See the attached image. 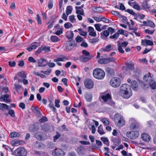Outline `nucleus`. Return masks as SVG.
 Masks as SVG:
<instances>
[{
	"label": "nucleus",
	"mask_w": 156,
	"mask_h": 156,
	"mask_svg": "<svg viewBox=\"0 0 156 156\" xmlns=\"http://www.w3.org/2000/svg\"><path fill=\"white\" fill-rule=\"evenodd\" d=\"M120 93L122 97L126 99L129 98L132 94L130 87L126 84H123L121 86Z\"/></svg>",
	"instance_id": "obj_1"
},
{
	"label": "nucleus",
	"mask_w": 156,
	"mask_h": 156,
	"mask_svg": "<svg viewBox=\"0 0 156 156\" xmlns=\"http://www.w3.org/2000/svg\"><path fill=\"white\" fill-rule=\"evenodd\" d=\"M93 74L95 78L99 80L103 79L105 76L104 71L99 68L94 69L93 70Z\"/></svg>",
	"instance_id": "obj_2"
},
{
	"label": "nucleus",
	"mask_w": 156,
	"mask_h": 156,
	"mask_svg": "<svg viewBox=\"0 0 156 156\" xmlns=\"http://www.w3.org/2000/svg\"><path fill=\"white\" fill-rule=\"evenodd\" d=\"M104 101L107 104L112 106H115V103L112 100V98L109 93L104 94L101 97Z\"/></svg>",
	"instance_id": "obj_3"
},
{
	"label": "nucleus",
	"mask_w": 156,
	"mask_h": 156,
	"mask_svg": "<svg viewBox=\"0 0 156 156\" xmlns=\"http://www.w3.org/2000/svg\"><path fill=\"white\" fill-rule=\"evenodd\" d=\"M114 119L115 122H117V125L119 127L123 126L125 124V121L124 120L122 116L118 114H116L114 116Z\"/></svg>",
	"instance_id": "obj_4"
},
{
	"label": "nucleus",
	"mask_w": 156,
	"mask_h": 156,
	"mask_svg": "<svg viewBox=\"0 0 156 156\" xmlns=\"http://www.w3.org/2000/svg\"><path fill=\"white\" fill-rule=\"evenodd\" d=\"M110 85L114 87H118L121 84V80L120 78L117 77H113L110 80Z\"/></svg>",
	"instance_id": "obj_5"
},
{
	"label": "nucleus",
	"mask_w": 156,
	"mask_h": 156,
	"mask_svg": "<svg viewBox=\"0 0 156 156\" xmlns=\"http://www.w3.org/2000/svg\"><path fill=\"white\" fill-rule=\"evenodd\" d=\"M14 153L17 156H26L27 152L24 148L20 147L14 151Z\"/></svg>",
	"instance_id": "obj_6"
},
{
	"label": "nucleus",
	"mask_w": 156,
	"mask_h": 156,
	"mask_svg": "<svg viewBox=\"0 0 156 156\" xmlns=\"http://www.w3.org/2000/svg\"><path fill=\"white\" fill-rule=\"evenodd\" d=\"M115 32V30L111 27H109L106 30L103 31L101 33V37L104 38L105 37H107L109 35V33L112 34Z\"/></svg>",
	"instance_id": "obj_7"
},
{
	"label": "nucleus",
	"mask_w": 156,
	"mask_h": 156,
	"mask_svg": "<svg viewBox=\"0 0 156 156\" xmlns=\"http://www.w3.org/2000/svg\"><path fill=\"white\" fill-rule=\"evenodd\" d=\"M127 136L131 139H135L137 138L139 135L138 131L127 132L126 133Z\"/></svg>",
	"instance_id": "obj_8"
},
{
	"label": "nucleus",
	"mask_w": 156,
	"mask_h": 156,
	"mask_svg": "<svg viewBox=\"0 0 156 156\" xmlns=\"http://www.w3.org/2000/svg\"><path fill=\"white\" fill-rule=\"evenodd\" d=\"M75 44V43L74 41L72 40L67 41L66 43V51H68L72 50L74 48Z\"/></svg>",
	"instance_id": "obj_9"
},
{
	"label": "nucleus",
	"mask_w": 156,
	"mask_h": 156,
	"mask_svg": "<svg viewBox=\"0 0 156 156\" xmlns=\"http://www.w3.org/2000/svg\"><path fill=\"white\" fill-rule=\"evenodd\" d=\"M131 123L130 128L131 130H134L138 129L139 127V125L138 123L133 119L131 118L129 120Z\"/></svg>",
	"instance_id": "obj_10"
},
{
	"label": "nucleus",
	"mask_w": 156,
	"mask_h": 156,
	"mask_svg": "<svg viewBox=\"0 0 156 156\" xmlns=\"http://www.w3.org/2000/svg\"><path fill=\"white\" fill-rule=\"evenodd\" d=\"M84 83L85 87L89 89L92 88L94 85V83L93 81L89 79H88L85 80Z\"/></svg>",
	"instance_id": "obj_11"
},
{
	"label": "nucleus",
	"mask_w": 156,
	"mask_h": 156,
	"mask_svg": "<svg viewBox=\"0 0 156 156\" xmlns=\"http://www.w3.org/2000/svg\"><path fill=\"white\" fill-rule=\"evenodd\" d=\"M52 154L55 156H64L65 153L62 150L59 148H56L53 151Z\"/></svg>",
	"instance_id": "obj_12"
},
{
	"label": "nucleus",
	"mask_w": 156,
	"mask_h": 156,
	"mask_svg": "<svg viewBox=\"0 0 156 156\" xmlns=\"http://www.w3.org/2000/svg\"><path fill=\"white\" fill-rule=\"evenodd\" d=\"M141 44L142 45H144L146 46H147L148 45L150 46H153L154 45L152 41L146 39L142 40L141 42Z\"/></svg>",
	"instance_id": "obj_13"
},
{
	"label": "nucleus",
	"mask_w": 156,
	"mask_h": 156,
	"mask_svg": "<svg viewBox=\"0 0 156 156\" xmlns=\"http://www.w3.org/2000/svg\"><path fill=\"white\" fill-rule=\"evenodd\" d=\"M39 64L38 66L40 67H44L47 65V61L45 59L41 58L37 61Z\"/></svg>",
	"instance_id": "obj_14"
},
{
	"label": "nucleus",
	"mask_w": 156,
	"mask_h": 156,
	"mask_svg": "<svg viewBox=\"0 0 156 156\" xmlns=\"http://www.w3.org/2000/svg\"><path fill=\"white\" fill-rule=\"evenodd\" d=\"M39 44L38 43L36 42L32 43L30 45V47L27 48V50L29 51H31L33 50L36 49L39 46Z\"/></svg>",
	"instance_id": "obj_15"
},
{
	"label": "nucleus",
	"mask_w": 156,
	"mask_h": 156,
	"mask_svg": "<svg viewBox=\"0 0 156 156\" xmlns=\"http://www.w3.org/2000/svg\"><path fill=\"white\" fill-rule=\"evenodd\" d=\"M93 57V56L87 57L82 55L80 57L79 59L80 61L85 62L90 60Z\"/></svg>",
	"instance_id": "obj_16"
},
{
	"label": "nucleus",
	"mask_w": 156,
	"mask_h": 156,
	"mask_svg": "<svg viewBox=\"0 0 156 156\" xmlns=\"http://www.w3.org/2000/svg\"><path fill=\"white\" fill-rule=\"evenodd\" d=\"M142 140L146 142H149L150 140V136L147 133H142L141 135Z\"/></svg>",
	"instance_id": "obj_17"
},
{
	"label": "nucleus",
	"mask_w": 156,
	"mask_h": 156,
	"mask_svg": "<svg viewBox=\"0 0 156 156\" xmlns=\"http://www.w3.org/2000/svg\"><path fill=\"white\" fill-rule=\"evenodd\" d=\"M69 58L68 57H66L64 55H62L61 57L55 59L54 60L55 62H57L58 61H63L65 62L66 60H68Z\"/></svg>",
	"instance_id": "obj_18"
},
{
	"label": "nucleus",
	"mask_w": 156,
	"mask_h": 156,
	"mask_svg": "<svg viewBox=\"0 0 156 156\" xmlns=\"http://www.w3.org/2000/svg\"><path fill=\"white\" fill-rule=\"evenodd\" d=\"M76 151L79 154L82 155L85 153V149L83 146H80L77 148Z\"/></svg>",
	"instance_id": "obj_19"
},
{
	"label": "nucleus",
	"mask_w": 156,
	"mask_h": 156,
	"mask_svg": "<svg viewBox=\"0 0 156 156\" xmlns=\"http://www.w3.org/2000/svg\"><path fill=\"white\" fill-rule=\"evenodd\" d=\"M88 31L89 32V35L91 36L95 37L96 36V33L94 29L91 27H88Z\"/></svg>",
	"instance_id": "obj_20"
},
{
	"label": "nucleus",
	"mask_w": 156,
	"mask_h": 156,
	"mask_svg": "<svg viewBox=\"0 0 156 156\" xmlns=\"http://www.w3.org/2000/svg\"><path fill=\"white\" fill-rule=\"evenodd\" d=\"M137 84V82L136 80H133L131 82V86L133 90L136 91L138 90Z\"/></svg>",
	"instance_id": "obj_21"
},
{
	"label": "nucleus",
	"mask_w": 156,
	"mask_h": 156,
	"mask_svg": "<svg viewBox=\"0 0 156 156\" xmlns=\"http://www.w3.org/2000/svg\"><path fill=\"white\" fill-rule=\"evenodd\" d=\"M105 71L108 75L113 76L115 73L114 70L110 67H107L105 69Z\"/></svg>",
	"instance_id": "obj_22"
},
{
	"label": "nucleus",
	"mask_w": 156,
	"mask_h": 156,
	"mask_svg": "<svg viewBox=\"0 0 156 156\" xmlns=\"http://www.w3.org/2000/svg\"><path fill=\"white\" fill-rule=\"evenodd\" d=\"M52 128L51 126L47 124H45L42 127V129L45 132H47L50 131Z\"/></svg>",
	"instance_id": "obj_23"
},
{
	"label": "nucleus",
	"mask_w": 156,
	"mask_h": 156,
	"mask_svg": "<svg viewBox=\"0 0 156 156\" xmlns=\"http://www.w3.org/2000/svg\"><path fill=\"white\" fill-rule=\"evenodd\" d=\"M143 79L146 82H149L151 81V80H153L152 79V77L150 76V74L149 73L147 74L144 75L143 78Z\"/></svg>",
	"instance_id": "obj_24"
},
{
	"label": "nucleus",
	"mask_w": 156,
	"mask_h": 156,
	"mask_svg": "<svg viewBox=\"0 0 156 156\" xmlns=\"http://www.w3.org/2000/svg\"><path fill=\"white\" fill-rule=\"evenodd\" d=\"M9 95L7 94L2 95L1 97H0V101H4L6 103L9 102V101L8 100V98H9Z\"/></svg>",
	"instance_id": "obj_25"
},
{
	"label": "nucleus",
	"mask_w": 156,
	"mask_h": 156,
	"mask_svg": "<svg viewBox=\"0 0 156 156\" xmlns=\"http://www.w3.org/2000/svg\"><path fill=\"white\" fill-rule=\"evenodd\" d=\"M73 33L72 31H67L66 34V37L68 39L72 38L73 37Z\"/></svg>",
	"instance_id": "obj_26"
},
{
	"label": "nucleus",
	"mask_w": 156,
	"mask_h": 156,
	"mask_svg": "<svg viewBox=\"0 0 156 156\" xmlns=\"http://www.w3.org/2000/svg\"><path fill=\"white\" fill-rule=\"evenodd\" d=\"M32 110L37 115L39 116H41V114L40 112L38 107L34 108H32Z\"/></svg>",
	"instance_id": "obj_27"
},
{
	"label": "nucleus",
	"mask_w": 156,
	"mask_h": 156,
	"mask_svg": "<svg viewBox=\"0 0 156 156\" xmlns=\"http://www.w3.org/2000/svg\"><path fill=\"white\" fill-rule=\"evenodd\" d=\"M92 9L94 12H100L102 11L103 9L100 7H96L94 6L92 7Z\"/></svg>",
	"instance_id": "obj_28"
},
{
	"label": "nucleus",
	"mask_w": 156,
	"mask_h": 156,
	"mask_svg": "<svg viewBox=\"0 0 156 156\" xmlns=\"http://www.w3.org/2000/svg\"><path fill=\"white\" fill-rule=\"evenodd\" d=\"M150 87L152 89H156V82L154 80H151L149 82Z\"/></svg>",
	"instance_id": "obj_29"
},
{
	"label": "nucleus",
	"mask_w": 156,
	"mask_h": 156,
	"mask_svg": "<svg viewBox=\"0 0 156 156\" xmlns=\"http://www.w3.org/2000/svg\"><path fill=\"white\" fill-rule=\"evenodd\" d=\"M98 62L101 64H106L108 63V58H101L98 60Z\"/></svg>",
	"instance_id": "obj_30"
},
{
	"label": "nucleus",
	"mask_w": 156,
	"mask_h": 156,
	"mask_svg": "<svg viewBox=\"0 0 156 156\" xmlns=\"http://www.w3.org/2000/svg\"><path fill=\"white\" fill-rule=\"evenodd\" d=\"M73 10V7L71 5L67 6L66 8V12L67 15L70 14Z\"/></svg>",
	"instance_id": "obj_31"
},
{
	"label": "nucleus",
	"mask_w": 156,
	"mask_h": 156,
	"mask_svg": "<svg viewBox=\"0 0 156 156\" xmlns=\"http://www.w3.org/2000/svg\"><path fill=\"white\" fill-rule=\"evenodd\" d=\"M100 139L104 144L107 145L108 146H109V143L108 138L103 137H101Z\"/></svg>",
	"instance_id": "obj_32"
},
{
	"label": "nucleus",
	"mask_w": 156,
	"mask_h": 156,
	"mask_svg": "<svg viewBox=\"0 0 156 156\" xmlns=\"http://www.w3.org/2000/svg\"><path fill=\"white\" fill-rule=\"evenodd\" d=\"M9 107V106L6 104L3 103L1 104L0 103V109L2 111H3L4 108L8 110Z\"/></svg>",
	"instance_id": "obj_33"
},
{
	"label": "nucleus",
	"mask_w": 156,
	"mask_h": 156,
	"mask_svg": "<svg viewBox=\"0 0 156 156\" xmlns=\"http://www.w3.org/2000/svg\"><path fill=\"white\" fill-rule=\"evenodd\" d=\"M20 136V134L17 132H12L10 133V136L11 138L17 137Z\"/></svg>",
	"instance_id": "obj_34"
},
{
	"label": "nucleus",
	"mask_w": 156,
	"mask_h": 156,
	"mask_svg": "<svg viewBox=\"0 0 156 156\" xmlns=\"http://www.w3.org/2000/svg\"><path fill=\"white\" fill-rule=\"evenodd\" d=\"M98 132L100 135H103L105 133V132L103 129L102 126L101 125H100L98 127Z\"/></svg>",
	"instance_id": "obj_35"
},
{
	"label": "nucleus",
	"mask_w": 156,
	"mask_h": 156,
	"mask_svg": "<svg viewBox=\"0 0 156 156\" xmlns=\"http://www.w3.org/2000/svg\"><path fill=\"white\" fill-rule=\"evenodd\" d=\"M34 136L37 139L41 140L43 137L42 133L40 132H37L35 134Z\"/></svg>",
	"instance_id": "obj_36"
},
{
	"label": "nucleus",
	"mask_w": 156,
	"mask_h": 156,
	"mask_svg": "<svg viewBox=\"0 0 156 156\" xmlns=\"http://www.w3.org/2000/svg\"><path fill=\"white\" fill-rule=\"evenodd\" d=\"M51 40L53 42H56L59 41V39L56 36H51L50 37Z\"/></svg>",
	"instance_id": "obj_37"
},
{
	"label": "nucleus",
	"mask_w": 156,
	"mask_h": 156,
	"mask_svg": "<svg viewBox=\"0 0 156 156\" xmlns=\"http://www.w3.org/2000/svg\"><path fill=\"white\" fill-rule=\"evenodd\" d=\"M117 46L118 47V50L119 52L121 53H123L124 51L123 50L122 47L121 45V44L119 41L117 42Z\"/></svg>",
	"instance_id": "obj_38"
},
{
	"label": "nucleus",
	"mask_w": 156,
	"mask_h": 156,
	"mask_svg": "<svg viewBox=\"0 0 156 156\" xmlns=\"http://www.w3.org/2000/svg\"><path fill=\"white\" fill-rule=\"evenodd\" d=\"M14 86L17 93L18 92V90H20L21 89L22 90H24L23 87L21 85L18 84H15Z\"/></svg>",
	"instance_id": "obj_39"
},
{
	"label": "nucleus",
	"mask_w": 156,
	"mask_h": 156,
	"mask_svg": "<svg viewBox=\"0 0 156 156\" xmlns=\"http://www.w3.org/2000/svg\"><path fill=\"white\" fill-rule=\"evenodd\" d=\"M18 75L23 78H25L27 77V75L25 72L23 71L19 72Z\"/></svg>",
	"instance_id": "obj_40"
},
{
	"label": "nucleus",
	"mask_w": 156,
	"mask_h": 156,
	"mask_svg": "<svg viewBox=\"0 0 156 156\" xmlns=\"http://www.w3.org/2000/svg\"><path fill=\"white\" fill-rule=\"evenodd\" d=\"M142 6L145 9H149L150 8V5L148 4L147 1L144 2L142 3Z\"/></svg>",
	"instance_id": "obj_41"
},
{
	"label": "nucleus",
	"mask_w": 156,
	"mask_h": 156,
	"mask_svg": "<svg viewBox=\"0 0 156 156\" xmlns=\"http://www.w3.org/2000/svg\"><path fill=\"white\" fill-rule=\"evenodd\" d=\"M78 30L79 31V33L80 35L83 36H86L87 35V32L83 31L81 29L79 28Z\"/></svg>",
	"instance_id": "obj_42"
},
{
	"label": "nucleus",
	"mask_w": 156,
	"mask_h": 156,
	"mask_svg": "<svg viewBox=\"0 0 156 156\" xmlns=\"http://www.w3.org/2000/svg\"><path fill=\"white\" fill-rule=\"evenodd\" d=\"M119 36V34L118 33H116L113 35L110 36L109 37L110 39H113L114 40H116L117 39Z\"/></svg>",
	"instance_id": "obj_43"
},
{
	"label": "nucleus",
	"mask_w": 156,
	"mask_h": 156,
	"mask_svg": "<svg viewBox=\"0 0 156 156\" xmlns=\"http://www.w3.org/2000/svg\"><path fill=\"white\" fill-rule=\"evenodd\" d=\"M33 74L43 78H45L46 77V76L45 75L38 72H33Z\"/></svg>",
	"instance_id": "obj_44"
},
{
	"label": "nucleus",
	"mask_w": 156,
	"mask_h": 156,
	"mask_svg": "<svg viewBox=\"0 0 156 156\" xmlns=\"http://www.w3.org/2000/svg\"><path fill=\"white\" fill-rule=\"evenodd\" d=\"M82 53L86 56H93L92 55H90V53L86 50H83L82 51Z\"/></svg>",
	"instance_id": "obj_45"
},
{
	"label": "nucleus",
	"mask_w": 156,
	"mask_h": 156,
	"mask_svg": "<svg viewBox=\"0 0 156 156\" xmlns=\"http://www.w3.org/2000/svg\"><path fill=\"white\" fill-rule=\"evenodd\" d=\"M102 25L99 23L96 24L94 25V27L98 31L100 32L101 31V28L100 27Z\"/></svg>",
	"instance_id": "obj_46"
},
{
	"label": "nucleus",
	"mask_w": 156,
	"mask_h": 156,
	"mask_svg": "<svg viewBox=\"0 0 156 156\" xmlns=\"http://www.w3.org/2000/svg\"><path fill=\"white\" fill-rule=\"evenodd\" d=\"M112 50V46L110 45H109L106 46L105 48L104 49V51H109Z\"/></svg>",
	"instance_id": "obj_47"
},
{
	"label": "nucleus",
	"mask_w": 156,
	"mask_h": 156,
	"mask_svg": "<svg viewBox=\"0 0 156 156\" xmlns=\"http://www.w3.org/2000/svg\"><path fill=\"white\" fill-rule=\"evenodd\" d=\"M86 98L88 101L90 102L91 101L92 96L90 94H87L86 95Z\"/></svg>",
	"instance_id": "obj_48"
},
{
	"label": "nucleus",
	"mask_w": 156,
	"mask_h": 156,
	"mask_svg": "<svg viewBox=\"0 0 156 156\" xmlns=\"http://www.w3.org/2000/svg\"><path fill=\"white\" fill-rule=\"evenodd\" d=\"M51 69H48L47 71H43L42 70L41 72V73H44L45 75H49L51 73Z\"/></svg>",
	"instance_id": "obj_49"
},
{
	"label": "nucleus",
	"mask_w": 156,
	"mask_h": 156,
	"mask_svg": "<svg viewBox=\"0 0 156 156\" xmlns=\"http://www.w3.org/2000/svg\"><path fill=\"white\" fill-rule=\"evenodd\" d=\"M102 121L103 123L106 125H109V121L106 118H102Z\"/></svg>",
	"instance_id": "obj_50"
},
{
	"label": "nucleus",
	"mask_w": 156,
	"mask_h": 156,
	"mask_svg": "<svg viewBox=\"0 0 156 156\" xmlns=\"http://www.w3.org/2000/svg\"><path fill=\"white\" fill-rule=\"evenodd\" d=\"M147 25V26H150L152 28H154L155 27L154 23L152 21L150 20H149L148 21Z\"/></svg>",
	"instance_id": "obj_51"
},
{
	"label": "nucleus",
	"mask_w": 156,
	"mask_h": 156,
	"mask_svg": "<svg viewBox=\"0 0 156 156\" xmlns=\"http://www.w3.org/2000/svg\"><path fill=\"white\" fill-rule=\"evenodd\" d=\"M83 40V38L80 36H77L76 38V41L77 42H80L82 41Z\"/></svg>",
	"instance_id": "obj_52"
},
{
	"label": "nucleus",
	"mask_w": 156,
	"mask_h": 156,
	"mask_svg": "<svg viewBox=\"0 0 156 156\" xmlns=\"http://www.w3.org/2000/svg\"><path fill=\"white\" fill-rule=\"evenodd\" d=\"M72 26V24L69 22H67L64 24V27L66 29H69Z\"/></svg>",
	"instance_id": "obj_53"
},
{
	"label": "nucleus",
	"mask_w": 156,
	"mask_h": 156,
	"mask_svg": "<svg viewBox=\"0 0 156 156\" xmlns=\"http://www.w3.org/2000/svg\"><path fill=\"white\" fill-rule=\"evenodd\" d=\"M56 133H57L56 135H55L54 137V142H55L56 140L59 138L61 136V134L60 133L56 132Z\"/></svg>",
	"instance_id": "obj_54"
},
{
	"label": "nucleus",
	"mask_w": 156,
	"mask_h": 156,
	"mask_svg": "<svg viewBox=\"0 0 156 156\" xmlns=\"http://www.w3.org/2000/svg\"><path fill=\"white\" fill-rule=\"evenodd\" d=\"M111 13L113 15L116 16L118 17H119L121 16V15L120 13L116 11H111Z\"/></svg>",
	"instance_id": "obj_55"
},
{
	"label": "nucleus",
	"mask_w": 156,
	"mask_h": 156,
	"mask_svg": "<svg viewBox=\"0 0 156 156\" xmlns=\"http://www.w3.org/2000/svg\"><path fill=\"white\" fill-rule=\"evenodd\" d=\"M126 11L134 16H135L136 15V14L133 11V10L131 9H128L126 10Z\"/></svg>",
	"instance_id": "obj_56"
},
{
	"label": "nucleus",
	"mask_w": 156,
	"mask_h": 156,
	"mask_svg": "<svg viewBox=\"0 0 156 156\" xmlns=\"http://www.w3.org/2000/svg\"><path fill=\"white\" fill-rule=\"evenodd\" d=\"M69 18L70 21L72 23H74L76 21L74 15H71L69 17Z\"/></svg>",
	"instance_id": "obj_57"
},
{
	"label": "nucleus",
	"mask_w": 156,
	"mask_h": 156,
	"mask_svg": "<svg viewBox=\"0 0 156 156\" xmlns=\"http://www.w3.org/2000/svg\"><path fill=\"white\" fill-rule=\"evenodd\" d=\"M47 121V118L45 116H43L39 120V122L41 123H43L45 122H46Z\"/></svg>",
	"instance_id": "obj_58"
},
{
	"label": "nucleus",
	"mask_w": 156,
	"mask_h": 156,
	"mask_svg": "<svg viewBox=\"0 0 156 156\" xmlns=\"http://www.w3.org/2000/svg\"><path fill=\"white\" fill-rule=\"evenodd\" d=\"M8 113L11 117H12L15 116V112L13 110H9L8 112Z\"/></svg>",
	"instance_id": "obj_59"
},
{
	"label": "nucleus",
	"mask_w": 156,
	"mask_h": 156,
	"mask_svg": "<svg viewBox=\"0 0 156 156\" xmlns=\"http://www.w3.org/2000/svg\"><path fill=\"white\" fill-rule=\"evenodd\" d=\"M76 13L78 14H80L83 16L84 15L83 9H82V10H76Z\"/></svg>",
	"instance_id": "obj_60"
},
{
	"label": "nucleus",
	"mask_w": 156,
	"mask_h": 156,
	"mask_svg": "<svg viewBox=\"0 0 156 156\" xmlns=\"http://www.w3.org/2000/svg\"><path fill=\"white\" fill-rule=\"evenodd\" d=\"M98 40L99 39L98 38H93L92 39H90V42L91 43H93L98 42Z\"/></svg>",
	"instance_id": "obj_61"
},
{
	"label": "nucleus",
	"mask_w": 156,
	"mask_h": 156,
	"mask_svg": "<svg viewBox=\"0 0 156 156\" xmlns=\"http://www.w3.org/2000/svg\"><path fill=\"white\" fill-rule=\"evenodd\" d=\"M37 20L38 23L39 24H41L42 23V22L40 18V17L38 14L37 15Z\"/></svg>",
	"instance_id": "obj_62"
},
{
	"label": "nucleus",
	"mask_w": 156,
	"mask_h": 156,
	"mask_svg": "<svg viewBox=\"0 0 156 156\" xmlns=\"http://www.w3.org/2000/svg\"><path fill=\"white\" fill-rule=\"evenodd\" d=\"M126 65L127 66L128 68L130 70H133L134 69V65L133 64L127 63L126 64Z\"/></svg>",
	"instance_id": "obj_63"
},
{
	"label": "nucleus",
	"mask_w": 156,
	"mask_h": 156,
	"mask_svg": "<svg viewBox=\"0 0 156 156\" xmlns=\"http://www.w3.org/2000/svg\"><path fill=\"white\" fill-rule=\"evenodd\" d=\"M9 66L11 67H13L15 66L16 63L15 61H13L12 62L11 61H9Z\"/></svg>",
	"instance_id": "obj_64"
}]
</instances>
